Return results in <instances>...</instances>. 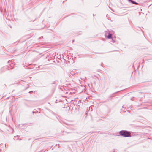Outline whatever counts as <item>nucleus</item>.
Instances as JSON below:
<instances>
[{"instance_id":"obj_1","label":"nucleus","mask_w":152,"mask_h":152,"mask_svg":"<svg viewBox=\"0 0 152 152\" xmlns=\"http://www.w3.org/2000/svg\"><path fill=\"white\" fill-rule=\"evenodd\" d=\"M121 135L124 137H130V133L126 131H121L120 132Z\"/></svg>"},{"instance_id":"obj_2","label":"nucleus","mask_w":152,"mask_h":152,"mask_svg":"<svg viewBox=\"0 0 152 152\" xmlns=\"http://www.w3.org/2000/svg\"><path fill=\"white\" fill-rule=\"evenodd\" d=\"M130 2H131L134 4L138 5L139 4L132 1V0H128Z\"/></svg>"},{"instance_id":"obj_3","label":"nucleus","mask_w":152,"mask_h":152,"mask_svg":"<svg viewBox=\"0 0 152 152\" xmlns=\"http://www.w3.org/2000/svg\"><path fill=\"white\" fill-rule=\"evenodd\" d=\"M112 38V35L111 34H109L107 36L108 39H110Z\"/></svg>"}]
</instances>
